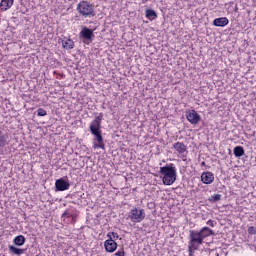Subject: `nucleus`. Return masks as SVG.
<instances>
[{
  "mask_svg": "<svg viewBox=\"0 0 256 256\" xmlns=\"http://www.w3.org/2000/svg\"><path fill=\"white\" fill-rule=\"evenodd\" d=\"M103 121V113H100L95 119L90 123V133L94 138V149L105 150V142H103V135L101 131V122Z\"/></svg>",
  "mask_w": 256,
  "mask_h": 256,
  "instance_id": "obj_1",
  "label": "nucleus"
},
{
  "mask_svg": "<svg viewBox=\"0 0 256 256\" xmlns=\"http://www.w3.org/2000/svg\"><path fill=\"white\" fill-rule=\"evenodd\" d=\"M159 173L163 175L162 182L164 185H173L177 181V168L173 164L160 167Z\"/></svg>",
  "mask_w": 256,
  "mask_h": 256,
  "instance_id": "obj_2",
  "label": "nucleus"
},
{
  "mask_svg": "<svg viewBox=\"0 0 256 256\" xmlns=\"http://www.w3.org/2000/svg\"><path fill=\"white\" fill-rule=\"evenodd\" d=\"M76 11H78L81 17H95V6L89 1L79 2Z\"/></svg>",
  "mask_w": 256,
  "mask_h": 256,
  "instance_id": "obj_3",
  "label": "nucleus"
},
{
  "mask_svg": "<svg viewBox=\"0 0 256 256\" xmlns=\"http://www.w3.org/2000/svg\"><path fill=\"white\" fill-rule=\"evenodd\" d=\"M189 242H188V249L191 251L192 249L194 251H197L199 249L200 245H203V238L199 231L196 230H190L189 231Z\"/></svg>",
  "mask_w": 256,
  "mask_h": 256,
  "instance_id": "obj_4",
  "label": "nucleus"
},
{
  "mask_svg": "<svg viewBox=\"0 0 256 256\" xmlns=\"http://www.w3.org/2000/svg\"><path fill=\"white\" fill-rule=\"evenodd\" d=\"M128 219L132 221V223H141L145 219V209H132L128 214Z\"/></svg>",
  "mask_w": 256,
  "mask_h": 256,
  "instance_id": "obj_5",
  "label": "nucleus"
},
{
  "mask_svg": "<svg viewBox=\"0 0 256 256\" xmlns=\"http://www.w3.org/2000/svg\"><path fill=\"white\" fill-rule=\"evenodd\" d=\"M71 187V184L65 178H59L55 182V191H67Z\"/></svg>",
  "mask_w": 256,
  "mask_h": 256,
  "instance_id": "obj_6",
  "label": "nucleus"
},
{
  "mask_svg": "<svg viewBox=\"0 0 256 256\" xmlns=\"http://www.w3.org/2000/svg\"><path fill=\"white\" fill-rule=\"evenodd\" d=\"M186 119L191 123V125H197L199 121H201V116L197 111L191 110L190 112L186 113Z\"/></svg>",
  "mask_w": 256,
  "mask_h": 256,
  "instance_id": "obj_7",
  "label": "nucleus"
},
{
  "mask_svg": "<svg viewBox=\"0 0 256 256\" xmlns=\"http://www.w3.org/2000/svg\"><path fill=\"white\" fill-rule=\"evenodd\" d=\"M117 247V242H115L113 238H110L104 242V248L107 253H115V251H117Z\"/></svg>",
  "mask_w": 256,
  "mask_h": 256,
  "instance_id": "obj_8",
  "label": "nucleus"
},
{
  "mask_svg": "<svg viewBox=\"0 0 256 256\" xmlns=\"http://www.w3.org/2000/svg\"><path fill=\"white\" fill-rule=\"evenodd\" d=\"M201 181L204 185H211L215 181V174L212 172H203L201 174Z\"/></svg>",
  "mask_w": 256,
  "mask_h": 256,
  "instance_id": "obj_9",
  "label": "nucleus"
},
{
  "mask_svg": "<svg viewBox=\"0 0 256 256\" xmlns=\"http://www.w3.org/2000/svg\"><path fill=\"white\" fill-rule=\"evenodd\" d=\"M93 37H95L94 33H81L80 41H82L86 45H90L93 42Z\"/></svg>",
  "mask_w": 256,
  "mask_h": 256,
  "instance_id": "obj_10",
  "label": "nucleus"
},
{
  "mask_svg": "<svg viewBox=\"0 0 256 256\" xmlns=\"http://www.w3.org/2000/svg\"><path fill=\"white\" fill-rule=\"evenodd\" d=\"M202 239H207V237H211V235H215V232L211 230L209 227H203L200 231H198Z\"/></svg>",
  "mask_w": 256,
  "mask_h": 256,
  "instance_id": "obj_11",
  "label": "nucleus"
},
{
  "mask_svg": "<svg viewBox=\"0 0 256 256\" xmlns=\"http://www.w3.org/2000/svg\"><path fill=\"white\" fill-rule=\"evenodd\" d=\"M213 25H215V27H225V25H229V19H227V17L216 18L213 21Z\"/></svg>",
  "mask_w": 256,
  "mask_h": 256,
  "instance_id": "obj_12",
  "label": "nucleus"
},
{
  "mask_svg": "<svg viewBox=\"0 0 256 256\" xmlns=\"http://www.w3.org/2000/svg\"><path fill=\"white\" fill-rule=\"evenodd\" d=\"M14 0H1L0 7L1 11H8L13 7Z\"/></svg>",
  "mask_w": 256,
  "mask_h": 256,
  "instance_id": "obj_13",
  "label": "nucleus"
},
{
  "mask_svg": "<svg viewBox=\"0 0 256 256\" xmlns=\"http://www.w3.org/2000/svg\"><path fill=\"white\" fill-rule=\"evenodd\" d=\"M173 147L175 151H177V153H179L180 155L185 153V151H187V146L181 142L174 143Z\"/></svg>",
  "mask_w": 256,
  "mask_h": 256,
  "instance_id": "obj_14",
  "label": "nucleus"
},
{
  "mask_svg": "<svg viewBox=\"0 0 256 256\" xmlns=\"http://www.w3.org/2000/svg\"><path fill=\"white\" fill-rule=\"evenodd\" d=\"M25 236L23 235H18L14 238L13 243L14 245H16L17 247H23V245H25Z\"/></svg>",
  "mask_w": 256,
  "mask_h": 256,
  "instance_id": "obj_15",
  "label": "nucleus"
},
{
  "mask_svg": "<svg viewBox=\"0 0 256 256\" xmlns=\"http://www.w3.org/2000/svg\"><path fill=\"white\" fill-rule=\"evenodd\" d=\"M146 18L149 19V21H155L157 19V12L153 9H147L145 12Z\"/></svg>",
  "mask_w": 256,
  "mask_h": 256,
  "instance_id": "obj_16",
  "label": "nucleus"
},
{
  "mask_svg": "<svg viewBox=\"0 0 256 256\" xmlns=\"http://www.w3.org/2000/svg\"><path fill=\"white\" fill-rule=\"evenodd\" d=\"M233 153L235 155V157H243V155H245V149L242 146H236L234 147Z\"/></svg>",
  "mask_w": 256,
  "mask_h": 256,
  "instance_id": "obj_17",
  "label": "nucleus"
},
{
  "mask_svg": "<svg viewBox=\"0 0 256 256\" xmlns=\"http://www.w3.org/2000/svg\"><path fill=\"white\" fill-rule=\"evenodd\" d=\"M10 253H14V255H23L25 253V249L17 248L13 245L9 246Z\"/></svg>",
  "mask_w": 256,
  "mask_h": 256,
  "instance_id": "obj_18",
  "label": "nucleus"
},
{
  "mask_svg": "<svg viewBox=\"0 0 256 256\" xmlns=\"http://www.w3.org/2000/svg\"><path fill=\"white\" fill-rule=\"evenodd\" d=\"M62 45L65 49H73V47H75V42L71 39L62 40Z\"/></svg>",
  "mask_w": 256,
  "mask_h": 256,
  "instance_id": "obj_19",
  "label": "nucleus"
},
{
  "mask_svg": "<svg viewBox=\"0 0 256 256\" xmlns=\"http://www.w3.org/2000/svg\"><path fill=\"white\" fill-rule=\"evenodd\" d=\"M7 145V136L0 132V147H5Z\"/></svg>",
  "mask_w": 256,
  "mask_h": 256,
  "instance_id": "obj_20",
  "label": "nucleus"
},
{
  "mask_svg": "<svg viewBox=\"0 0 256 256\" xmlns=\"http://www.w3.org/2000/svg\"><path fill=\"white\" fill-rule=\"evenodd\" d=\"M209 201L213 203H217V201H221V194H214L209 198Z\"/></svg>",
  "mask_w": 256,
  "mask_h": 256,
  "instance_id": "obj_21",
  "label": "nucleus"
},
{
  "mask_svg": "<svg viewBox=\"0 0 256 256\" xmlns=\"http://www.w3.org/2000/svg\"><path fill=\"white\" fill-rule=\"evenodd\" d=\"M37 115H38V117H45L47 115V110H45L43 108H38Z\"/></svg>",
  "mask_w": 256,
  "mask_h": 256,
  "instance_id": "obj_22",
  "label": "nucleus"
},
{
  "mask_svg": "<svg viewBox=\"0 0 256 256\" xmlns=\"http://www.w3.org/2000/svg\"><path fill=\"white\" fill-rule=\"evenodd\" d=\"M248 233H249V235H256V227L250 226L248 228Z\"/></svg>",
  "mask_w": 256,
  "mask_h": 256,
  "instance_id": "obj_23",
  "label": "nucleus"
},
{
  "mask_svg": "<svg viewBox=\"0 0 256 256\" xmlns=\"http://www.w3.org/2000/svg\"><path fill=\"white\" fill-rule=\"evenodd\" d=\"M114 255L115 256H125V249L124 248L119 249Z\"/></svg>",
  "mask_w": 256,
  "mask_h": 256,
  "instance_id": "obj_24",
  "label": "nucleus"
},
{
  "mask_svg": "<svg viewBox=\"0 0 256 256\" xmlns=\"http://www.w3.org/2000/svg\"><path fill=\"white\" fill-rule=\"evenodd\" d=\"M80 33H93V30L84 27V28H82V30L80 31Z\"/></svg>",
  "mask_w": 256,
  "mask_h": 256,
  "instance_id": "obj_25",
  "label": "nucleus"
},
{
  "mask_svg": "<svg viewBox=\"0 0 256 256\" xmlns=\"http://www.w3.org/2000/svg\"><path fill=\"white\" fill-rule=\"evenodd\" d=\"M207 225H209V227H215V225H217V222H215L213 220H208Z\"/></svg>",
  "mask_w": 256,
  "mask_h": 256,
  "instance_id": "obj_26",
  "label": "nucleus"
},
{
  "mask_svg": "<svg viewBox=\"0 0 256 256\" xmlns=\"http://www.w3.org/2000/svg\"><path fill=\"white\" fill-rule=\"evenodd\" d=\"M112 237L114 239H119V234H117L116 232H112Z\"/></svg>",
  "mask_w": 256,
  "mask_h": 256,
  "instance_id": "obj_27",
  "label": "nucleus"
},
{
  "mask_svg": "<svg viewBox=\"0 0 256 256\" xmlns=\"http://www.w3.org/2000/svg\"><path fill=\"white\" fill-rule=\"evenodd\" d=\"M107 237H108V239H113V232H109V233L107 234Z\"/></svg>",
  "mask_w": 256,
  "mask_h": 256,
  "instance_id": "obj_28",
  "label": "nucleus"
},
{
  "mask_svg": "<svg viewBox=\"0 0 256 256\" xmlns=\"http://www.w3.org/2000/svg\"><path fill=\"white\" fill-rule=\"evenodd\" d=\"M188 251H189V255H190V256H193V251H194V250H193V249L190 250V249L188 248Z\"/></svg>",
  "mask_w": 256,
  "mask_h": 256,
  "instance_id": "obj_29",
  "label": "nucleus"
},
{
  "mask_svg": "<svg viewBox=\"0 0 256 256\" xmlns=\"http://www.w3.org/2000/svg\"><path fill=\"white\" fill-rule=\"evenodd\" d=\"M66 215H69V213L67 211H65L63 214H62V217H66Z\"/></svg>",
  "mask_w": 256,
  "mask_h": 256,
  "instance_id": "obj_30",
  "label": "nucleus"
},
{
  "mask_svg": "<svg viewBox=\"0 0 256 256\" xmlns=\"http://www.w3.org/2000/svg\"><path fill=\"white\" fill-rule=\"evenodd\" d=\"M201 167H205V162H201Z\"/></svg>",
  "mask_w": 256,
  "mask_h": 256,
  "instance_id": "obj_31",
  "label": "nucleus"
},
{
  "mask_svg": "<svg viewBox=\"0 0 256 256\" xmlns=\"http://www.w3.org/2000/svg\"><path fill=\"white\" fill-rule=\"evenodd\" d=\"M217 256H219V254H217Z\"/></svg>",
  "mask_w": 256,
  "mask_h": 256,
  "instance_id": "obj_32",
  "label": "nucleus"
}]
</instances>
